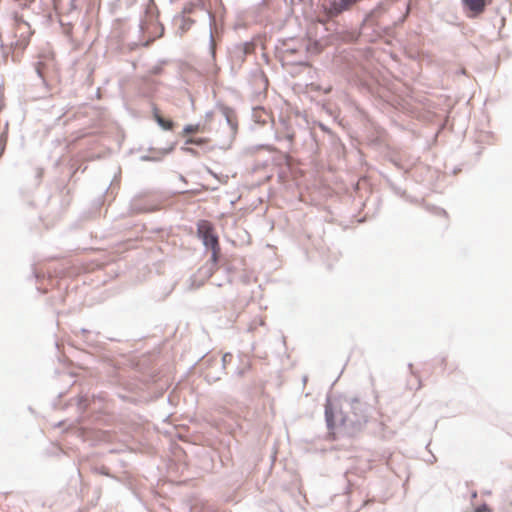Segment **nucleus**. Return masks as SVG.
Here are the masks:
<instances>
[{
    "mask_svg": "<svg viewBox=\"0 0 512 512\" xmlns=\"http://www.w3.org/2000/svg\"><path fill=\"white\" fill-rule=\"evenodd\" d=\"M209 142L208 138H189L186 143L187 144H194V145H204Z\"/></svg>",
    "mask_w": 512,
    "mask_h": 512,
    "instance_id": "39448f33",
    "label": "nucleus"
},
{
    "mask_svg": "<svg viewBox=\"0 0 512 512\" xmlns=\"http://www.w3.org/2000/svg\"><path fill=\"white\" fill-rule=\"evenodd\" d=\"M491 0H462V4L469 18H476L484 13Z\"/></svg>",
    "mask_w": 512,
    "mask_h": 512,
    "instance_id": "f03ea898",
    "label": "nucleus"
},
{
    "mask_svg": "<svg viewBox=\"0 0 512 512\" xmlns=\"http://www.w3.org/2000/svg\"><path fill=\"white\" fill-rule=\"evenodd\" d=\"M197 233L204 245L211 248V260L216 264L220 256V245L213 225L207 220H201L197 224Z\"/></svg>",
    "mask_w": 512,
    "mask_h": 512,
    "instance_id": "f257e3e1",
    "label": "nucleus"
},
{
    "mask_svg": "<svg viewBox=\"0 0 512 512\" xmlns=\"http://www.w3.org/2000/svg\"><path fill=\"white\" fill-rule=\"evenodd\" d=\"M26 27H27L26 23H19V24H17V29H22V28H26Z\"/></svg>",
    "mask_w": 512,
    "mask_h": 512,
    "instance_id": "423d86ee",
    "label": "nucleus"
},
{
    "mask_svg": "<svg viewBox=\"0 0 512 512\" xmlns=\"http://www.w3.org/2000/svg\"><path fill=\"white\" fill-rule=\"evenodd\" d=\"M477 512H483V510L478 509Z\"/></svg>",
    "mask_w": 512,
    "mask_h": 512,
    "instance_id": "6e6552de",
    "label": "nucleus"
},
{
    "mask_svg": "<svg viewBox=\"0 0 512 512\" xmlns=\"http://www.w3.org/2000/svg\"><path fill=\"white\" fill-rule=\"evenodd\" d=\"M27 42H28V40H27L26 38H24V39L22 40V43H21V44H24V45H25V44H27Z\"/></svg>",
    "mask_w": 512,
    "mask_h": 512,
    "instance_id": "0eeeda50",
    "label": "nucleus"
},
{
    "mask_svg": "<svg viewBox=\"0 0 512 512\" xmlns=\"http://www.w3.org/2000/svg\"><path fill=\"white\" fill-rule=\"evenodd\" d=\"M155 119L157 123L166 130H171L173 128V122L171 120H165L160 115L155 114Z\"/></svg>",
    "mask_w": 512,
    "mask_h": 512,
    "instance_id": "20e7f679",
    "label": "nucleus"
},
{
    "mask_svg": "<svg viewBox=\"0 0 512 512\" xmlns=\"http://www.w3.org/2000/svg\"><path fill=\"white\" fill-rule=\"evenodd\" d=\"M477 512H483V510L478 509Z\"/></svg>",
    "mask_w": 512,
    "mask_h": 512,
    "instance_id": "1a4fd4ad",
    "label": "nucleus"
},
{
    "mask_svg": "<svg viewBox=\"0 0 512 512\" xmlns=\"http://www.w3.org/2000/svg\"><path fill=\"white\" fill-rule=\"evenodd\" d=\"M205 130H206L205 126H201L200 124H195V125L190 124V125L185 126L183 133L190 134V133L204 132Z\"/></svg>",
    "mask_w": 512,
    "mask_h": 512,
    "instance_id": "7ed1b4c3",
    "label": "nucleus"
}]
</instances>
